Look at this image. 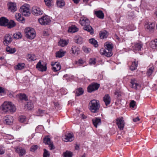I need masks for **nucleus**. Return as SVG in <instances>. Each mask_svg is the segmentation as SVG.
Segmentation results:
<instances>
[{
  "instance_id": "1",
  "label": "nucleus",
  "mask_w": 157,
  "mask_h": 157,
  "mask_svg": "<svg viewBox=\"0 0 157 157\" xmlns=\"http://www.w3.org/2000/svg\"><path fill=\"white\" fill-rule=\"evenodd\" d=\"M2 111L4 113L10 112L13 113L16 111V108L11 102L5 101L2 105Z\"/></svg>"
},
{
  "instance_id": "2",
  "label": "nucleus",
  "mask_w": 157,
  "mask_h": 157,
  "mask_svg": "<svg viewBox=\"0 0 157 157\" xmlns=\"http://www.w3.org/2000/svg\"><path fill=\"white\" fill-rule=\"evenodd\" d=\"M100 107L99 101L97 100L94 99L89 103V109L92 113H96L98 112Z\"/></svg>"
},
{
  "instance_id": "3",
  "label": "nucleus",
  "mask_w": 157,
  "mask_h": 157,
  "mask_svg": "<svg viewBox=\"0 0 157 157\" xmlns=\"http://www.w3.org/2000/svg\"><path fill=\"white\" fill-rule=\"evenodd\" d=\"M25 32L26 37L29 39L32 40L36 36V32L33 29L27 28L25 29Z\"/></svg>"
},
{
  "instance_id": "4",
  "label": "nucleus",
  "mask_w": 157,
  "mask_h": 157,
  "mask_svg": "<svg viewBox=\"0 0 157 157\" xmlns=\"http://www.w3.org/2000/svg\"><path fill=\"white\" fill-rule=\"evenodd\" d=\"M20 10L23 15L29 16L30 15L29 5L28 4L22 6L20 8Z\"/></svg>"
},
{
  "instance_id": "5",
  "label": "nucleus",
  "mask_w": 157,
  "mask_h": 157,
  "mask_svg": "<svg viewBox=\"0 0 157 157\" xmlns=\"http://www.w3.org/2000/svg\"><path fill=\"white\" fill-rule=\"evenodd\" d=\"M100 86V84L97 83H93L89 85L87 87L88 92L91 93L97 90Z\"/></svg>"
},
{
  "instance_id": "6",
  "label": "nucleus",
  "mask_w": 157,
  "mask_h": 157,
  "mask_svg": "<svg viewBox=\"0 0 157 157\" xmlns=\"http://www.w3.org/2000/svg\"><path fill=\"white\" fill-rule=\"evenodd\" d=\"M38 21L40 24L44 25H48L51 21L49 17L47 16H43L39 19Z\"/></svg>"
},
{
  "instance_id": "7",
  "label": "nucleus",
  "mask_w": 157,
  "mask_h": 157,
  "mask_svg": "<svg viewBox=\"0 0 157 157\" xmlns=\"http://www.w3.org/2000/svg\"><path fill=\"white\" fill-rule=\"evenodd\" d=\"M12 35L10 34H6L4 37L3 43L5 45H7L10 44L12 41Z\"/></svg>"
},
{
  "instance_id": "8",
  "label": "nucleus",
  "mask_w": 157,
  "mask_h": 157,
  "mask_svg": "<svg viewBox=\"0 0 157 157\" xmlns=\"http://www.w3.org/2000/svg\"><path fill=\"white\" fill-rule=\"evenodd\" d=\"M63 139L65 142H71L74 140V137L73 133H68L63 137Z\"/></svg>"
},
{
  "instance_id": "9",
  "label": "nucleus",
  "mask_w": 157,
  "mask_h": 157,
  "mask_svg": "<svg viewBox=\"0 0 157 157\" xmlns=\"http://www.w3.org/2000/svg\"><path fill=\"white\" fill-rule=\"evenodd\" d=\"M44 142L45 144L48 145L50 150H52L55 149V147L53 142L51 141L50 138L48 136L45 137L44 139Z\"/></svg>"
},
{
  "instance_id": "10",
  "label": "nucleus",
  "mask_w": 157,
  "mask_h": 157,
  "mask_svg": "<svg viewBox=\"0 0 157 157\" xmlns=\"http://www.w3.org/2000/svg\"><path fill=\"white\" fill-rule=\"evenodd\" d=\"M116 124L120 130H123L125 124L123 118L121 117L120 118H117L116 119Z\"/></svg>"
},
{
  "instance_id": "11",
  "label": "nucleus",
  "mask_w": 157,
  "mask_h": 157,
  "mask_svg": "<svg viewBox=\"0 0 157 157\" xmlns=\"http://www.w3.org/2000/svg\"><path fill=\"white\" fill-rule=\"evenodd\" d=\"M36 67L39 71L42 72L46 71L47 69L46 64H42L41 61L38 62Z\"/></svg>"
},
{
  "instance_id": "12",
  "label": "nucleus",
  "mask_w": 157,
  "mask_h": 157,
  "mask_svg": "<svg viewBox=\"0 0 157 157\" xmlns=\"http://www.w3.org/2000/svg\"><path fill=\"white\" fill-rule=\"evenodd\" d=\"M100 52L101 55H104L107 57H110L113 55L112 52L106 48H101L100 51Z\"/></svg>"
},
{
  "instance_id": "13",
  "label": "nucleus",
  "mask_w": 157,
  "mask_h": 157,
  "mask_svg": "<svg viewBox=\"0 0 157 157\" xmlns=\"http://www.w3.org/2000/svg\"><path fill=\"white\" fill-rule=\"evenodd\" d=\"M15 151L19 154L20 156H22L26 153L25 150L20 147H14Z\"/></svg>"
},
{
  "instance_id": "14",
  "label": "nucleus",
  "mask_w": 157,
  "mask_h": 157,
  "mask_svg": "<svg viewBox=\"0 0 157 157\" xmlns=\"http://www.w3.org/2000/svg\"><path fill=\"white\" fill-rule=\"evenodd\" d=\"M13 118L10 115H7L5 116L3 119V121L4 123L8 125L11 124L13 121Z\"/></svg>"
},
{
  "instance_id": "15",
  "label": "nucleus",
  "mask_w": 157,
  "mask_h": 157,
  "mask_svg": "<svg viewBox=\"0 0 157 157\" xmlns=\"http://www.w3.org/2000/svg\"><path fill=\"white\" fill-rule=\"evenodd\" d=\"M32 12L33 14L36 15H41L43 13V11L41 10L39 8L34 7L33 8Z\"/></svg>"
},
{
  "instance_id": "16",
  "label": "nucleus",
  "mask_w": 157,
  "mask_h": 157,
  "mask_svg": "<svg viewBox=\"0 0 157 157\" xmlns=\"http://www.w3.org/2000/svg\"><path fill=\"white\" fill-rule=\"evenodd\" d=\"M155 24L154 23H150L146 26V29L147 31L151 33L154 32L155 29Z\"/></svg>"
},
{
  "instance_id": "17",
  "label": "nucleus",
  "mask_w": 157,
  "mask_h": 157,
  "mask_svg": "<svg viewBox=\"0 0 157 157\" xmlns=\"http://www.w3.org/2000/svg\"><path fill=\"white\" fill-rule=\"evenodd\" d=\"M92 123L94 126L96 128L98 125H100L101 124V119L97 117H95L92 120Z\"/></svg>"
},
{
  "instance_id": "18",
  "label": "nucleus",
  "mask_w": 157,
  "mask_h": 157,
  "mask_svg": "<svg viewBox=\"0 0 157 157\" xmlns=\"http://www.w3.org/2000/svg\"><path fill=\"white\" fill-rule=\"evenodd\" d=\"M8 9L12 12L17 10V9L16 4L14 3L9 2L8 4Z\"/></svg>"
},
{
  "instance_id": "19",
  "label": "nucleus",
  "mask_w": 157,
  "mask_h": 157,
  "mask_svg": "<svg viewBox=\"0 0 157 157\" xmlns=\"http://www.w3.org/2000/svg\"><path fill=\"white\" fill-rule=\"evenodd\" d=\"M9 21V20L5 17H1L0 19L1 26H6Z\"/></svg>"
},
{
  "instance_id": "20",
  "label": "nucleus",
  "mask_w": 157,
  "mask_h": 157,
  "mask_svg": "<svg viewBox=\"0 0 157 157\" xmlns=\"http://www.w3.org/2000/svg\"><path fill=\"white\" fill-rule=\"evenodd\" d=\"M83 29L85 30L86 31L90 33V34H93L94 33V29L92 27L89 25H85V26H84L83 27Z\"/></svg>"
},
{
  "instance_id": "21",
  "label": "nucleus",
  "mask_w": 157,
  "mask_h": 157,
  "mask_svg": "<svg viewBox=\"0 0 157 157\" xmlns=\"http://www.w3.org/2000/svg\"><path fill=\"white\" fill-rule=\"evenodd\" d=\"M103 100L106 106H107L110 103L111 98L108 94H105L103 98Z\"/></svg>"
},
{
  "instance_id": "22",
  "label": "nucleus",
  "mask_w": 157,
  "mask_h": 157,
  "mask_svg": "<svg viewBox=\"0 0 157 157\" xmlns=\"http://www.w3.org/2000/svg\"><path fill=\"white\" fill-rule=\"evenodd\" d=\"M52 65L53 66L52 69L54 71H58L61 69V66L57 62H56L53 65L52 64Z\"/></svg>"
},
{
  "instance_id": "23",
  "label": "nucleus",
  "mask_w": 157,
  "mask_h": 157,
  "mask_svg": "<svg viewBox=\"0 0 157 157\" xmlns=\"http://www.w3.org/2000/svg\"><path fill=\"white\" fill-rule=\"evenodd\" d=\"M105 48L112 52L113 48V45L111 43L107 42L105 43Z\"/></svg>"
},
{
  "instance_id": "24",
  "label": "nucleus",
  "mask_w": 157,
  "mask_h": 157,
  "mask_svg": "<svg viewBox=\"0 0 157 157\" xmlns=\"http://www.w3.org/2000/svg\"><path fill=\"white\" fill-rule=\"evenodd\" d=\"M95 14L98 18L102 19L104 17V14L101 10H98L95 11Z\"/></svg>"
},
{
  "instance_id": "25",
  "label": "nucleus",
  "mask_w": 157,
  "mask_h": 157,
  "mask_svg": "<svg viewBox=\"0 0 157 157\" xmlns=\"http://www.w3.org/2000/svg\"><path fill=\"white\" fill-rule=\"evenodd\" d=\"M71 49L72 53L75 55H78L80 52V49L78 47H77L76 46H73Z\"/></svg>"
},
{
  "instance_id": "26",
  "label": "nucleus",
  "mask_w": 157,
  "mask_h": 157,
  "mask_svg": "<svg viewBox=\"0 0 157 157\" xmlns=\"http://www.w3.org/2000/svg\"><path fill=\"white\" fill-rule=\"evenodd\" d=\"M142 47V44L141 43L135 44L132 47L133 49L134 50L140 51Z\"/></svg>"
},
{
  "instance_id": "27",
  "label": "nucleus",
  "mask_w": 157,
  "mask_h": 157,
  "mask_svg": "<svg viewBox=\"0 0 157 157\" xmlns=\"http://www.w3.org/2000/svg\"><path fill=\"white\" fill-rule=\"evenodd\" d=\"M33 105L32 102L31 101L27 102L25 106V109L29 110H32L33 109Z\"/></svg>"
},
{
  "instance_id": "28",
  "label": "nucleus",
  "mask_w": 157,
  "mask_h": 157,
  "mask_svg": "<svg viewBox=\"0 0 157 157\" xmlns=\"http://www.w3.org/2000/svg\"><path fill=\"white\" fill-rule=\"evenodd\" d=\"M66 52L65 51H63L61 49L59 51L56 52V57L61 58L63 56Z\"/></svg>"
},
{
  "instance_id": "29",
  "label": "nucleus",
  "mask_w": 157,
  "mask_h": 157,
  "mask_svg": "<svg viewBox=\"0 0 157 157\" xmlns=\"http://www.w3.org/2000/svg\"><path fill=\"white\" fill-rule=\"evenodd\" d=\"M16 25L15 23L13 20H10L9 21H8V24L6 26L7 27L8 29H10L15 27Z\"/></svg>"
},
{
  "instance_id": "30",
  "label": "nucleus",
  "mask_w": 157,
  "mask_h": 157,
  "mask_svg": "<svg viewBox=\"0 0 157 157\" xmlns=\"http://www.w3.org/2000/svg\"><path fill=\"white\" fill-rule=\"evenodd\" d=\"M15 17L18 21H21L23 23V21H25L24 18L21 16L20 13H16L15 15Z\"/></svg>"
},
{
  "instance_id": "31",
  "label": "nucleus",
  "mask_w": 157,
  "mask_h": 157,
  "mask_svg": "<svg viewBox=\"0 0 157 157\" xmlns=\"http://www.w3.org/2000/svg\"><path fill=\"white\" fill-rule=\"evenodd\" d=\"M107 33V32L105 30L101 31L99 33L100 37L101 39L106 38L108 36Z\"/></svg>"
},
{
  "instance_id": "32",
  "label": "nucleus",
  "mask_w": 157,
  "mask_h": 157,
  "mask_svg": "<svg viewBox=\"0 0 157 157\" xmlns=\"http://www.w3.org/2000/svg\"><path fill=\"white\" fill-rule=\"evenodd\" d=\"M78 29L75 26L72 25L69 28L68 32L74 33L77 32L78 31Z\"/></svg>"
},
{
  "instance_id": "33",
  "label": "nucleus",
  "mask_w": 157,
  "mask_h": 157,
  "mask_svg": "<svg viewBox=\"0 0 157 157\" xmlns=\"http://www.w3.org/2000/svg\"><path fill=\"white\" fill-rule=\"evenodd\" d=\"M154 67L152 65H150L147 67V74L148 76H150L153 72Z\"/></svg>"
},
{
  "instance_id": "34",
  "label": "nucleus",
  "mask_w": 157,
  "mask_h": 157,
  "mask_svg": "<svg viewBox=\"0 0 157 157\" xmlns=\"http://www.w3.org/2000/svg\"><path fill=\"white\" fill-rule=\"evenodd\" d=\"M138 65V61L136 62V60L132 62V64L130 67V69L132 71H134L136 69Z\"/></svg>"
},
{
  "instance_id": "35",
  "label": "nucleus",
  "mask_w": 157,
  "mask_h": 157,
  "mask_svg": "<svg viewBox=\"0 0 157 157\" xmlns=\"http://www.w3.org/2000/svg\"><path fill=\"white\" fill-rule=\"evenodd\" d=\"M75 95L77 96H79L83 94L84 90L82 88H79L75 91Z\"/></svg>"
},
{
  "instance_id": "36",
  "label": "nucleus",
  "mask_w": 157,
  "mask_h": 157,
  "mask_svg": "<svg viewBox=\"0 0 157 157\" xmlns=\"http://www.w3.org/2000/svg\"><path fill=\"white\" fill-rule=\"evenodd\" d=\"M90 21L88 19H83L80 21V24L82 26H85V25L87 24L89 25L90 24Z\"/></svg>"
},
{
  "instance_id": "37",
  "label": "nucleus",
  "mask_w": 157,
  "mask_h": 157,
  "mask_svg": "<svg viewBox=\"0 0 157 157\" xmlns=\"http://www.w3.org/2000/svg\"><path fill=\"white\" fill-rule=\"evenodd\" d=\"M6 51L10 53H13L16 51V50L15 48H12L10 47H7L6 48Z\"/></svg>"
},
{
  "instance_id": "38",
  "label": "nucleus",
  "mask_w": 157,
  "mask_h": 157,
  "mask_svg": "<svg viewBox=\"0 0 157 157\" xmlns=\"http://www.w3.org/2000/svg\"><path fill=\"white\" fill-rule=\"evenodd\" d=\"M63 155L64 157H72L73 153L71 151H66L63 152Z\"/></svg>"
},
{
  "instance_id": "39",
  "label": "nucleus",
  "mask_w": 157,
  "mask_h": 157,
  "mask_svg": "<svg viewBox=\"0 0 157 157\" xmlns=\"http://www.w3.org/2000/svg\"><path fill=\"white\" fill-rule=\"evenodd\" d=\"M13 38L16 39L21 38L22 36V35L20 32H17L13 34Z\"/></svg>"
},
{
  "instance_id": "40",
  "label": "nucleus",
  "mask_w": 157,
  "mask_h": 157,
  "mask_svg": "<svg viewBox=\"0 0 157 157\" xmlns=\"http://www.w3.org/2000/svg\"><path fill=\"white\" fill-rule=\"evenodd\" d=\"M56 4L57 6L59 7L65 5L64 2L63 0H57Z\"/></svg>"
},
{
  "instance_id": "41",
  "label": "nucleus",
  "mask_w": 157,
  "mask_h": 157,
  "mask_svg": "<svg viewBox=\"0 0 157 157\" xmlns=\"http://www.w3.org/2000/svg\"><path fill=\"white\" fill-rule=\"evenodd\" d=\"M28 57L29 61H34L36 59V57L34 54H29Z\"/></svg>"
},
{
  "instance_id": "42",
  "label": "nucleus",
  "mask_w": 157,
  "mask_h": 157,
  "mask_svg": "<svg viewBox=\"0 0 157 157\" xmlns=\"http://www.w3.org/2000/svg\"><path fill=\"white\" fill-rule=\"evenodd\" d=\"M89 42L90 43L94 45L95 47H97L98 46L97 41L94 38L90 39Z\"/></svg>"
},
{
  "instance_id": "43",
  "label": "nucleus",
  "mask_w": 157,
  "mask_h": 157,
  "mask_svg": "<svg viewBox=\"0 0 157 157\" xmlns=\"http://www.w3.org/2000/svg\"><path fill=\"white\" fill-rule=\"evenodd\" d=\"M67 44L66 41L65 40H60L59 42V44L62 47H64Z\"/></svg>"
},
{
  "instance_id": "44",
  "label": "nucleus",
  "mask_w": 157,
  "mask_h": 157,
  "mask_svg": "<svg viewBox=\"0 0 157 157\" xmlns=\"http://www.w3.org/2000/svg\"><path fill=\"white\" fill-rule=\"evenodd\" d=\"M46 5L48 7L52 6L53 3V0H44Z\"/></svg>"
},
{
  "instance_id": "45",
  "label": "nucleus",
  "mask_w": 157,
  "mask_h": 157,
  "mask_svg": "<svg viewBox=\"0 0 157 157\" xmlns=\"http://www.w3.org/2000/svg\"><path fill=\"white\" fill-rule=\"evenodd\" d=\"M25 67V65L24 63H18L17 65L16 68L17 69L21 70Z\"/></svg>"
},
{
  "instance_id": "46",
  "label": "nucleus",
  "mask_w": 157,
  "mask_h": 157,
  "mask_svg": "<svg viewBox=\"0 0 157 157\" xmlns=\"http://www.w3.org/2000/svg\"><path fill=\"white\" fill-rule=\"evenodd\" d=\"M131 82L132 84V87L135 89L136 90H137L138 87L139 86V84L137 83H135L134 81H132Z\"/></svg>"
},
{
  "instance_id": "47",
  "label": "nucleus",
  "mask_w": 157,
  "mask_h": 157,
  "mask_svg": "<svg viewBox=\"0 0 157 157\" xmlns=\"http://www.w3.org/2000/svg\"><path fill=\"white\" fill-rule=\"evenodd\" d=\"M19 98L21 100H24L25 101H26L28 100L27 97L25 94H21L19 96Z\"/></svg>"
},
{
  "instance_id": "48",
  "label": "nucleus",
  "mask_w": 157,
  "mask_h": 157,
  "mask_svg": "<svg viewBox=\"0 0 157 157\" xmlns=\"http://www.w3.org/2000/svg\"><path fill=\"white\" fill-rule=\"evenodd\" d=\"M43 157H49L50 153L46 149H44Z\"/></svg>"
},
{
  "instance_id": "49",
  "label": "nucleus",
  "mask_w": 157,
  "mask_h": 157,
  "mask_svg": "<svg viewBox=\"0 0 157 157\" xmlns=\"http://www.w3.org/2000/svg\"><path fill=\"white\" fill-rule=\"evenodd\" d=\"M82 39L81 37L79 36L75 39V42L79 44H81L82 43Z\"/></svg>"
},
{
  "instance_id": "50",
  "label": "nucleus",
  "mask_w": 157,
  "mask_h": 157,
  "mask_svg": "<svg viewBox=\"0 0 157 157\" xmlns=\"http://www.w3.org/2000/svg\"><path fill=\"white\" fill-rule=\"evenodd\" d=\"M26 120V117L25 116H21L19 117V121L21 123H23Z\"/></svg>"
},
{
  "instance_id": "51",
  "label": "nucleus",
  "mask_w": 157,
  "mask_h": 157,
  "mask_svg": "<svg viewBox=\"0 0 157 157\" xmlns=\"http://www.w3.org/2000/svg\"><path fill=\"white\" fill-rule=\"evenodd\" d=\"M156 44H155V40L153 41H151L150 43V46L153 49L157 48L156 47Z\"/></svg>"
},
{
  "instance_id": "52",
  "label": "nucleus",
  "mask_w": 157,
  "mask_h": 157,
  "mask_svg": "<svg viewBox=\"0 0 157 157\" xmlns=\"http://www.w3.org/2000/svg\"><path fill=\"white\" fill-rule=\"evenodd\" d=\"M38 147V146L36 145L32 146L30 148V151L34 152L37 149Z\"/></svg>"
},
{
  "instance_id": "53",
  "label": "nucleus",
  "mask_w": 157,
  "mask_h": 157,
  "mask_svg": "<svg viewBox=\"0 0 157 157\" xmlns=\"http://www.w3.org/2000/svg\"><path fill=\"white\" fill-rule=\"evenodd\" d=\"M84 63V61L82 59H79L78 61H76V64L79 65L82 64Z\"/></svg>"
},
{
  "instance_id": "54",
  "label": "nucleus",
  "mask_w": 157,
  "mask_h": 157,
  "mask_svg": "<svg viewBox=\"0 0 157 157\" xmlns=\"http://www.w3.org/2000/svg\"><path fill=\"white\" fill-rule=\"evenodd\" d=\"M136 105V102L134 100L131 101L130 103V106L132 108H134Z\"/></svg>"
},
{
  "instance_id": "55",
  "label": "nucleus",
  "mask_w": 157,
  "mask_h": 157,
  "mask_svg": "<svg viewBox=\"0 0 157 157\" xmlns=\"http://www.w3.org/2000/svg\"><path fill=\"white\" fill-rule=\"evenodd\" d=\"M96 63V59H90L89 63L90 64H94Z\"/></svg>"
},
{
  "instance_id": "56",
  "label": "nucleus",
  "mask_w": 157,
  "mask_h": 157,
  "mask_svg": "<svg viewBox=\"0 0 157 157\" xmlns=\"http://www.w3.org/2000/svg\"><path fill=\"white\" fill-rule=\"evenodd\" d=\"M6 94V92L4 88L1 87V95H4Z\"/></svg>"
},
{
  "instance_id": "57",
  "label": "nucleus",
  "mask_w": 157,
  "mask_h": 157,
  "mask_svg": "<svg viewBox=\"0 0 157 157\" xmlns=\"http://www.w3.org/2000/svg\"><path fill=\"white\" fill-rule=\"evenodd\" d=\"M114 94L115 95H117V97H118L121 95V92L119 91L116 90Z\"/></svg>"
},
{
  "instance_id": "58",
  "label": "nucleus",
  "mask_w": 157,
  "mask_h": 157,
  "mask_svg": "<svg viewBox=\"0 0 157 157\" xmlns=\"http://www.w3.org/2000/svg\"><path fill=\"white\" fill-rule=\"evenodd\" d=\"M83 49L84 52L86 53H88L90 50V49L85 47H83Z\"/></svg>"
},
{
  "instance_id": "59",
  "label": "nucleus",
  "mask_w": 157,
  "mask_h": 157,
  "mask_svg": "<svg viewBox=\"0 0 157 157\" xmlns=\"http://www.w3.org/2000/svg\"><path fill=\"white\" fill-rule=\"evenodd\" d=\"M140 119L138 117H137L135 118H134L133 119V121L134 122H136L138 121H139Z\"/></svg>"
},
{
  "instance_id": "60",
  "label": "nucleus",
  "mask_w": 157,
  "mask_h": 157,
  "mask_svg": "<svg viewBox=\"0 0 157 157\" xmlns=\"http://www.w3.org/2000/svg\"><path fill=\"white\" fill-rule=\"evenodd\" d=\"M6 136L8 138V139H12L13 138V136L10 135H7V136Z\"/></svg>"
},
{
  "instance_id": "61",
  "label": "nucleus",
  "mask_w": 157,
  "mask_h": 157,
  "mask_svg": "<svg viewBox=\"0 0 157 157\" xmlns=\"http://www.w3.org/2000/svg\"><path fill=\"white\" fill-rule=\"evenodd\" d=\"M5 149L1 148V155H2L4 154L5 153Z\"/></svg>"
},
{
  "instance_id": "62",
  "label": "nucleus",
  "mask_w": 157,
  "mask_h": 157,
  "mask_svg": "<svg viewBox=\"0 0 157 157\" xmlns=\"http://www.w3.org/2000/svg\"><path fill=\"white\" fill-rule=\"evenodd\" d=\"M73 1L74 2V3L76 4H77L78 3V2H79V0H73Z\"/></svg>"
},
{
  "instance_id": "63",
  "label": "nucleus",
  "mask_w": 157,
  "mask_h": 157,
  "mask_svg": "<svg viewBox=\"0 0 157 157\" xmlns=\"http://www.w3.org/2000/svg\"><path fill=\"white\" fill-rule=\"evenodd\" d=\"M81 115L82 117V118L83 119H86V117L83 114H81Z\"/></svg>"
},
{
  "instance_id": "64",
  "label": "nucleus",
  "mask_w": 157,
  "mask_h": 157,
  "mask_svg": "<svg viewBox=\"0 0 157 157\" xmlns=\"http://www.w3.org/2000/svg\"><path fill=\"white\" fill-rule=\"evenodd\" d=\"M4 157H11L10 155L8 154H6L4 156Z\"/></svg>"
}]
</instances>
